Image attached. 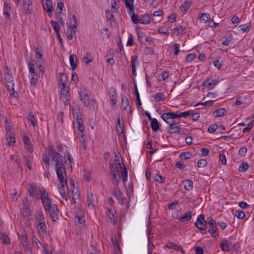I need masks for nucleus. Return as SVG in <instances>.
<instances>
[{"mask_svg": "<svg viewBox=\"0 0 254 254\" xmlns=\"http://www.w3.org/2000/svg\"><path fill=\"white\" fill-rule=\"evenodd\" d=\"M56 161V171L59 181V190L63 198L67 200L65 191L64 190V184H66L67 177L65 166L63 163L62 156L56 150L50 146L47 148L42 156V161L47 170H49L50 166V158Z\"/></svg>", "mask_w": 254, "mask_h": 254, "instance_id": "nucleus-1", "label": "nucleus"}, {"mask_svg": "<svg viewBox=\"0 0 254 254\" xmlns=\"http://www.w3.org/2000/svg\"><path fill=\"white\" fill-rule=\"evenodd\" d=\"M30 196H40L45 211L49 214L53 222L58 219L59 211L55 204H52V201L47 190L42 187L31 185L28 189Z\"/></svg>", "mask_w": 254, "mask_h": 254, "instance_id": "nucleus-2", "label": "nucleus"}, {"mask_svg": "<svg viewBox=\"0 0 254 254\" xmlns=\"http://www.w3.org/2000/svg\"><path fill=\"white\" fill-rule=\"evenodd\" d=\"M115 163L117 164L120 168L121 172L122 173L123 180L125 183L127 179V171L126 166L123 164V160L121 159L120 161V156L117 154H116Z\"/></svg>", "mask_w": 254, "mask_h": 254, "instance_id": "nucleus-3", "label": "nucleus"}, {"mask_svg": "<svg viewBox=\"0 0 254 254\" xmlns=\"http://www.w3.org/2000/svg\"><path fill=\"white\" fill-rule=\"evenodd\" d=\"M80 100H81L83 105L87 107L89 105H91L94 106L96 103V101L94 99L92 98L91 100L89 99V95L88 93L84 91H81L79 92Z\"/></svg>", "mask_w": 254, "mask_h": 254, "instance_id": "nucleus-4", "label": "nucleus"}, {"mask_svg": "<svg viewBox=\"0 0 254 254\" xmlns=\"http://www.w3.org/2000/svg\"><path fill=\"white\" fill-rule=\"evenodd\" d=\"M206 222L210 228L208 232L210 234L211 236L214 238H216L218 236V234H217L216 232L217 231L218 228L216 226L215 221L211 218L209 217L207 218Z\"/></svg>", "mask_w": 254, "mask_h": 254, "instance_id": "nucleus-5", "label": "nucleus"}, {"mask_svg": "<svg viewBox=\"0 0 254 254\" xmlns=\"http://www.w3.org/2000/svg\"><path fill=\"white\" fill-rule=\"evenodd\" d=\"M206 220H205L204 217L202 214H200L197 217L195 223L196 227L200 231H204L206 229Z\"/></svg>", "mask_w": 254, "mask_h": 254, "instance_id": "nucleus-6", "label": "nucleus"}, {"mask_svg": "<svg viewBox=\"0 0 254 254\" xmlns=\"http://www.w3.org/2000/svg\"><path fill=\"white\" fill-rule=\"evenodd\" d=\"M122 100V107L124 111H126L127 113L131 114V106L129 104V101L127 97L125 95H123L121 98Z\"/></svg>", "mask_w": 254, "mask_h": 254, "instance_id": "nucleus-7", "label": "nucleus"}, {"mask_svg": "<svg viewBox=\"0 0 254 254\" xmlns=\"http://www.w3.org/2000/svg\"><path fill=\"white\" fill-rule=\"evenodd\" d=\"M6 90L9 92V95L11 97H16L18 93L14 90V81L8 82L5 83Z\"/></svg>", "mask_w": 254, "mask_h": 254, "instance_id": "nucleus-8", "label": "nucleus"}, {"mask_svg": "<svg viewBox=\"0 0 254 254\" xmlns=\"http://www.w3.org/2000/svg\"><path fill=\"white\" fill-rule=\"evenodd\" d=\"M61 91V99L65 105L69 104V94L68 91L65 87H62Z\"/></svg>", "mask_w": 254, "mask_h": 254, "instance_id": "nucleus-9", "label": "nucleus"}, {"mask_svg": "<svg viewBox=\"0 0 254 254\" xmlns=\"http://www.w3.org/2000/svg\"><path fill=\"white\" fill-rule=\"evenodd\" d=\"M132 22L135 24H148L151 22V17H131Z\"/></svg>", "mask_w": 254, "mask_h": 254, "instance_id": "nucleus-10", "label": "nucleus"}, {"mask_svg": "<svg viewBox=\"0 0 254 254\" xmlns=\"http://www.w3.org/2000/svg\"><path fill=\"white\" fill-rule=\"evenodd\" d=\"M168 131L171 134L179 133L181 131V126L178 123H173V122L169 124L168 127Z\"/></svg>", "mask_w": 254, "mask_h": 254, "instance_id": "nucleus-11", "label": "nucleus"}, {"mask_svg": "<svg viewBox=\"0 0 254 254\" xmlns=\"http://www.w3.org/2000/svg\"><path fill=\"white\" fill-rule=\"evenodd\" d=\"M134 0H125L126 6L128 9V13L130 16H138L134 11Z\"/></svg>", "mask_w": 254, "mask_h": 254, "instance_id": "nucleus-12", "label": "nucleus"}, {"mask_svg": "<svg viewBox=\"0 0 254 254\" xmlns=\"http://www.w3.org/2000/svg\"><path fill=\"white\" fill-rule=\"evenodd\" d=\"M4 78L5 83L14 81L12 74L7 66L4 67Z\"/></svg>", "mask_w": 254, "mask_h": 254, "instance_id": "nucleus-13", "label": "nucleus"}, {"mask_svg": "<svg viewBox=\"0 0 254 254\" xmlns=\"http://www.w3.org/2000/svg\"><path fill=\"white\" fill-rule=\"evenodd\" d=\"M19 238L21 240V245L25 248V249H28L29 247V241L28 237L25 232H21V234H18Z\"/></svg>", "mask_w": 254, "mask_h": 254, "instance_id": "nucleus-14", "label": "nucleus"}, {"mask_svg": "<svg viewBox=\"0 0 254 254\" xmlns=\"http://www.w3.org/2000/svg\"><path fill=\"white\" fill-rule=\"evenodd\" d=\"M80 116H77V117H75L76 121L73 122V126H75L76 125H77L78 130L81 133H83L85 130V127L83 126L82 119Z\"/></svg>", "mask_w": 254, "mask_h": 254, "instance_id": "nucleus-15", "label": "nucleus"}, {"mask_svg": "<svg viewBox=\"0 0 254 254\" xmlns=\"http://www.w3.org/2000/svg\"><path fill=\"white\" fill-rule=\"evenodd\" d=\"M109 96L112 105H116L117 102V94L115 89L111 88L109 90Z\"/></svg>", "mask_w": 254, "mask_h": 254, "instance_id": "nucleus-16", "label": "nucleus"}, {"mask_svg": "<svg viewBox=\"0 0 254 254\" xmlns=\"http://www.w3.org/2000/svg\"><path fill=\"white\" fill-rule=\"evenodd\" d=\"M28 67L29 70V76H39L38 72L35 71V64L32 61L28 63Z\"/></svg>", "mask_w": 254, "mask_h": 254, "instance_id": "nucleus-17", "label": "nucleus"}, {"mask_svg": "<svg viewBox=\"0 0 254 254\" xmlns=\"http://www.w3.org/2000/svg\"><path fill=\"white\" fill-rule=\"evenodd\" d=\"M114 194L116 198L120 203L123 204L125 203V197L122 192L120 190H115Z\"/></svg>", "mask_w": 254, "mask_h": 254, "instance_id": "nucleus-18", "label": "nucleus"}, {"mask_svg": "<svg viewBox=\"0 0 254 254\" xmlns=\"http://www.w3.org/2000/svg\"><path fill=\"white\" fill-rule=\"evenodd\" d=\"M35 219L36 223L45 221L43 213L41 209H38L36 211L35 214Z\"/></svg>", "mask_w": 254, "mask_h": 254, "instance_id": "nucleus-19", "label": "nucleus"}, {"mask_svg": "<svg viewBox=\"0 0 254 254\" xmlns=\"http://www.w3.org/2000/svg\"><path fill=\"white\" fill-rule=\"evenodd\" d=\"M117 130L120 136H122L125 135L124 126L123 124L121 123L120 118H118L117 120Z\"/></svg>", "mask_w": 254, "mask_h": 254, "instance_id": "nucleus-20", "label": "nucleus"}, {"mask_svg": "<svg viewBox=\"0 0 254 254\" xmlns=\"http://www.w3.org/2000/svg\"><path fill=\"white\" fill-rule=\"evenodd\" d=\"M43 7L45 10H46L48 12L49 15H50V13L52 12L53 10L52 0H47L45 3L43 2Z\"/></svg>", "mask_w": 254, "mask_h": 254, "instance_id": "nucleus-21", "label": "nucleus"}, {"mask_svg": "<svg viewBox=\"0 0 254 254\" xmlns=\"http://www.w3.org/2000/svg\"><path fill=\"white\" fill-rule=\"evenodd\" d=\"M60 75V79H59V85L60 87H65L66 81H67V77L66 75L64 73H59Z\"/></svg>", "mask_w": 254, "mask_h": 254, "instance_id": "nucleus-22", "label": "nucleus"}, {"mask_svg": "<svg viewBox=\"0 0 254 254\" xmlns=\"http://www.w3.org/2000/svg\"><path fill=\"white\" fill-rule=\"evenodd\" d=\"M221 247L223 251L229 252L231 250V243L226 240H224L221 244Z\"/></svg>", "mask_w": 254, "mask_h": 254, "instance_id": "nucleus-23", "label": "nucleus"}, {"mask_svg": "<svg viewBox=\"0 0 254 254\" xmlns=\"http://www.w3.org/2000/svg\"><path fill=\"white\" fill-rule=\"evenodd\" d=\"M191 218V212L190 211H187L185 214L178 219L181 222H185L189 221Z\"/></svg>", "mask_w": 254, "mask_h": 254, "instance_id": "nucleus-24", "label": "nucleus"}, {"mask_svg": "<svg viewBox=\"0 0 254 254\" xmlns=\"http://www.w3.org/2000/svg\"><path fill=\"white\" fill-rule=\"evenodd\" d=\"M185 189L189 191L193 188V182L191 180H186L183 182Z\"/></svg>", "mask_w": 254, "mask_h": 254, "instance_id": "nucleus-25", "label": "nucleus"}, {"mask_svg": "<svg viewBox=\"0 0 254 254\" xmlns=\"http://www.w3.org/2000/svg\"><path fill=\"white\" fill-rule=\"evenodd\" d=\"M111 180L114 185L118 186L120 182L121 175L120 173L111 175Z\"/></svg>", "mask_w": 254, "mask_h": 254, "instance_id": "nucleus-26", "label": "nucleus"}, {"mask_svg": "<svg viewBox=\"0 0 254 254\" xmlns=\"http://www.w3.org/2000/svg\"><path fill=\"white\" fill-rule=\"evenodd\" d=\"M27 201H23V207L22 208V212L24 216L28 217L31 215L29 207L27 205Z\"/></svg>", "mask_w": 254, "mask_h": 254, "instance_id": "nucleus-27", "label": "nucleus"}, {"mask_svg": "<svg viewBox=\"0 0 254 254\" xmlns=\"http://www.w3.org/2000/svg\"><path fill=\"white\" fill-rule=\"evenodd\" d=\"M77 61V60L75 54H71L69 56V62L72 69L76 68Z\"/></svg>", "mask_w": 254, "mask_h": 254, "instance_id": "nucleus-28", "label": "nucleus"}, {"mask_svg": "<svg viewBox=\"0 0 254 254\" xmlns=\"http://www.w3.org/2000/svg\"><path fill=\"white\" fill-rule=\"evenodd\" d=\"M23 13L25 15H34L35 13L33 12L32 4L23 5Z\"/></svg>", "mask_w": 254, "mask_h": 254, "instance_id": "nucleus-29", "label": "nucleus"}, {"mask_svg": "<svg viewBox=\"0 0 254 254\" xmlns=\"http://www.w3.org/2000/svg\"><path fill=\"white\" fill-rule=\"evenodd\" d=\"M95 199L93 194L91 192L88 194L87 195V205L88 206H91L94 207Z\"/></svg>", "mask_w": 254, "mask_h": 254, "instance_id": "nucleus-30", "label": "nucleus"}, {"mask_svg": "<svg viewBox=\"0 0 254 254\" xmlns=\"http://www.w3.org/2000/svg\"><path fill=\"white\" fill-rule=\"evenodd\" d=\"M192 3L191 0H186L185 2L182 4L181 6V10L186 12L188 10Z\"/></svg>", "mask_w": 254, "mask_h": 254, "instance_id": "nucleus-31", "label": "nucleus"}, {"mask_svg": "<svg viewBox=\"0 0 254 254\" xmlns=\"http://www.w3.org/2000/svg\"><path fill=\"white\" fill-rule=\"evenodd\" d=\"M37 227L40 232L46 233L47 231V226L45 221L40 222H38Z\"/></svg>", "mask_w": 254, "mask_h": 254, "instance_id": "nucleus-32", "label": "nucleus"}, {"mask_svg": "<svg viewBox=\"0 0 254 254\" xmlns=\"http://www.w3.org/2000/svg\"><path fill=\"white\" fill-rule=\"evenodd\" d=\"M116 214L115 211H113L111 209L108 210V216L110 220V222L114 225L116 223V218L115 216V214Z\"/></svg>", "mask_w": 254, "mask_h": 254, "instance_id": "nucleus-33", "label": "nucleus"}, {"mask_svg": "<svg viewBox=\"0 0 254 254\" xmlns=\"http://www.w3.org/2000/svg\"><path fill=\"white\" fill-rule=\"evenodd\" d=\"M6 140L8 145H10L11 143L15 142V135L13 132H9L6 134Z\"/></svg>", "mask_w": 254, "mask_h": 254, "instance_id": "nucleus-34", "label": "nucleus"}, {"mask_svg": "<svg viewBox=\"0 0 254 254\" xmlns=\"http://www.w3.org/2000/svg\"><path fill=\"white\" fill-rule=\"evenodd\" d=\"M150 121L151 122V127L152 130L154 131H157L159 128V125L158 121L156 119L153 118Z\"/></svg>", "mask_w": 254, "mask_h": 254, "instance_id": "nucleus-35", "label": "nucleus"}, {"mask_svg": "<svg viewBox=\"0 0 254 254\" xmlns=\"http://www.w3.org/2000/svg\"><path fill=\"white\" fill-rule=\"evenodd\" d=\"M110 170L111 175L120 173L118 165L117 164H113L111 162L110 163Z\"/></svg>", "mask_w": 254, "mask_h": 254, "instance_id": "nucleus-36", "label": "nucleus"}, {"mask_svg": "<svg viewBox=\"0 0 254 254\" xmlns=\"http://www.w3.org/2000/svg\"><path fill=\"white\" fill-rule=\"evenodd\" d=\"M0 239L2 242V243L5 245H7L10 242L9 237L3 233H0Z\"/></svg>", "mask_w": 254, "mask_h": 254, "instance_id": "nucleus-37", "label": "nucleus"}, {"mask_svg": "<svg viewBox=\"0 0 254 254\" xmlns=\"http://www.w3.org/2000/svg\"><path fill=\"white\" fill-rule=\"evenodd\" d=\"M10 158L11 160L14 161L15 164L17 165L20 169H22V166L20 163V159L19 157L16 155H12Z\"/></svg>", "mask_w": 254, "mask_h": 254, "instance_id": "nucleus-38", "label": "nucleus"}, {"mask_svg": "<svg viewBox=\"0 0 254 254\" xmlns=\"http://www.w3.org/2000/svg\"><path fill=\"white\" fill-rule=\"evenodd\" d=\"M34 50L35 52V57L36 58L41 59L43 57V54L42 53V50L41 48L38 47H34Z\"/></svg>", "mask_w": 254, "mask_h": 254, "instance_id": "nucleus-39", "label": "nucleus"}, {"mask_svg": "<svg viewBox=\"0 0 254 254\" xmlns=\"http://www.w3.org/2000/svg\"><path fill=\"white\" fill-rule=\"evenodd\" d=\"M64 7V4L63 1H60L58 2L57 8L56 9V16L60 15L62 13L63 8Z\"/></svg>", "mask_w": 254, "mask_h": 254, "instance_id": "nucleus-40", "label": "nucleus"}, {"mask_svg": "<svg viewBox=\"0 0 254 254\" xmlns=\"http://www.w3.org/2000/svg\"><path fill=\"white\" fill-rule=\"evenodd\" d=\"M226 110L224 108H220L215 110L214 112L215 117H220L224 115Z\"/></svg>", "mask_w": 254, "mask_h": 254, "instance_id": "nucleus-41", "label": "nucleus"}, {"mask_svg": "<svg viewBox=\"0 0 254 254\" xmlns=\"http://www.w3.org/2000/svg\"><path fill=\"white\" fill-rule=\"evenodd\" d=\"M28 119L33 127L37 125V121L35 116L32 114H29L28 116Z\"/></svg>", "mask_w": 254, "mask_h": 254, "instance_id": "nucleus-42", "label": "nucleus"}, {"mask_svg": "<svg viewBox=\"0 0 254 254\" xmlns=\"http://www.w3.org/2000/svg\"><path fill=\"white\" fill-rule=\"evenodd\" d=\"M32 242L33 246L38 249H39L40 246H42V244L36 236H33Z\"/></svg>", "mask_w": 254, "mask_h": 254, "instance_id": "nucleus-43", "label": "nucleus"}, {"mask_svg": "<svg viewBox=\"0 0 254 254\" xmlns=\"http://www.w3.org/2000/svg\"><path fill=\"white\" fill-rule=\"evenodd\" d=\"M75 221L76 224L83 225L85 223V219L83 215H77L75 217Z\"/></svg>", "mask_w": 254, "mask_h": 254, "instance_id": "nucleus-44", "label": "nucleus"}, {"mask_svg": "<svg viewBox=\"0 0 254 254\" xmlns=\"http://www.w3.org/2000/svg\"><path fill=\"white\" fill-rule=\"evenodd\" d=\"M249 168V165L248 163L244 162L241 163L239 166V170L240 172H245Z\"/></svg>", "mask_w": 254, "mask_h": 254, "instance_id": "nucleus-45", "label": "nucleus"}, {"mask_svg": "<svg viewBox=\"0 0 254 254\" xmlns=\"http://www.w3.org/2000/svg\"><path fill=\"white\" fill-rule=\"evenodd\" d=\"M78 25V23L77 21V19L76 17H72V18L70 20V25H68V27H70L71 29L74 28L75 29Z\"/></svg>", "mask_w": 254, "mask_h": 254, "instance_id": "nucleus-46", "label": "nucleus"}, {"mask_svg": "<svg viewBox=\"0 0 254 254\" xmlns=\"http://www.w3.org/2000/svg\"><path fill=\"white\" fill-rule=\"evenodd\" d=\"M234 214L240 219H243L245 216L244 212L241 210H235Z\"/></svg>", "mask_w": 254, "mask_h": 254, "instance_id": "nucleus-47", "label": "nucleus"}, {"mask_svg": "<svg viewBox=\"0 0 254 254\" xmlns=\"http://www.w3.org/2000/svg\"><path fill=\"white\" fill-rule=\"evenodd\" d=\"M173 33L176 35H179L184 32V29L182 26H178L173 30Z\"/></svg>", "mask_w": 254, "mask_h": 254, "instance_id": "nucleus-48", "label": "nucleus"}, {"mask_svg": "<svg viewBox=\"0 0 254 254\" xmlns=\"http://www.w3.org/2000/svg\"><path fill=\"white\" fill-rule=\"evenodd\" d=\"M192 156L190 152H184L181 153L180 157L182 159H189Z\"/></svg>", "mask_w": 254, "mask_h": 254, "instance_id": "nucleus-49", "label": "nucleus"}, {"mask_svg": "<svg viewBox=\"0 0 254 254\" xmlns=\"http://www.w3.org/2000/svg\"><path fill=\"white\" fill-rule=\"evenodd\" d=\"M30 78V84L32 86L35 87L36 86L38 80L39 76H29Z\"/></svg>", "mask_w": 254, "mask_h": 254, "instance_id": "nucleus-50", "label": "nucleus"}, {"mask_svg": "<svg viewBox=\"0 0 254 254\" xmlns=\"http://www.w3.org/2000/svg\"><path fill=\"white\" fill-rule=\"evenodd\" d=\"M162 119L167 124H170L172 122L170 121L171 118L170 117L169 113H163L161 116Z\"/></svg>", "mask_w": 254, "mask_h": 254, "instance_id": "nucleus-51", "label": "nucleus"}, {"mask_svg": "<svg viewBox=\"0 0 254 254\" xmlns=\"http://www.w3.org/2000/svg\"><path fill=\"white\" fill-rule=\"evenodd\" d=\"M233 40V35L229 34L226 37V39L222 42V44L224 46H228L229 43Z\"/></svg>", "mask_w": 254, "mask_h": 254, "instance_id": "nucleus-52", "label": "nucleus"}, {"mask_svg": "<svg viewBox=\"0 0 254 254\" xmlns=\"http://www.w3.org/2000/svg\"><path fill=\"white\" fill-rule=\"evenodd\" d=\"M51 25L56 32V33H58L60 32V26L59 23L58 22H56L54 20H51Z\"/></svg>", "mask_w": 254, "mask_h": 254, "instance_id": "nucleus-53", "label": "nucleus"}, {"mask_svg": "<svg viewBox=\"0 0 254 254\" xmlns=\"http://www.w3.org/2000/svg\"><path fill=\"white\" fill-rule=\"evenodd\" d=\"M11 10V8L8 5H6L5 3L4 5L3 12V14L5 16H10V11Z\"/></svg>", "mask_w": 254, "mask_h": 254, "instance_id": "nucleus-54", "label": "nucleus"}, {"mask_svg": "<svg viewBox=\"0 0 254 254\" xmlns=\"http://www.w3.org/2000/svg\"><path fill=\"white\" fill-rule=\"evenodd\" d=\"M193 113V111L192 110H189V111L184 112L183 113L179 114L180 118H182V117L187 118V117L190 116V115H191Z\"/></svg>", "mask_w": 254, "mask_h": 254, "instance_id": "nucleus-55", "label": "nucleus"}, {"mask_svg": "<svg viewBox=\"0 0 254 254\" xmlns=\"http://www.w3.org/2000/svg\"><path fill=\"white\" fill-rule=\"evenodd\" d=\"M207 165V161L205 159H199L197 163L198 168H203Z\"/></svg>", "mask_w": 254, "mask_h": 254, "instance_id": "nucleus-56", "label": "nucleus"}, {"mask_svg": "<svg viewBox=\"0 0 254 254\" xmlns=\"http://www.w3.org/2000/svg\"><path fill=\"white\" fill-rule=\"evenodd\" d=\"M155 100L156 101H160L161 100H165V98L164 97V94L163 93H157L154 97Z\"/></svg>", "mask_w": 254, "mask_h": 254, "instance_id": "nucleus-57", "label": "nucleus"}, {"mask_svg": "<svg viewBox=\"0 0 254 254\" xmlns=\"http://www.w3.org/2000/svg\"><path fill=\"white\" fill-rule=\"evenodd\" d=\"M217 83V80H215V79H211V80L208 79L207 81L203 82V84L204 85L206 84V85L208 87H210L212 85H215Z\"/></svg>", "mask_w": 254, "mask_h": 254, "instance_id": "nucleus-58", "label": "nucleus"}, {"mask_svg": "<svg viewBox=\"0 0 254 254\" xmlns=\"http://www.w3.org/2000/svg\"><path fill=\"white\" fill-rule=\"evenodd\" d=\"M72 112L74 117H77V116H80V109L79 107L77 106L72 108Z\"/></svg>", "mask_w": 254, "mask_h": 254, "instance_id": "nucleus-59", "label": "nucleus"}, {"mask_svg": "<svg viewBox=\"0 0 254 254\" xmlns=\"http://www.w3.org/2000/svg\"><path fill=\"white\" fill-rule=\"evenodd\" d=\"M180 44L175 43L173 45L172 49L174 52V55L177 56L179 53Z\"/></svg>", "mask_w": 254, "mask_h": 254, "instance_id": "nucleus-60", "label": "nucleus"}, {"mask_svg": "<svg viewBox=\"0 0 254 254\" xmlns=\"http://www.w3.org/2000/svg\"><path fill=\"white\" fill-rule=\"evenodd\" d=\"M25 161L24 163L27 166V167L29 169L31 170L32 168V165L31 161L28 159L27 157H26L25 156H24Z\"/></svg>", "mask_w": 254, "mask_h": 254, "instance_id": "nucleus-61", "label": "nucleus"}, {"mask_svg": "<svg viewBox=\"0 0 254 254\" xmlns=\"http://www.w3.org/2000/svg\"><path fill=\"white\" fill-rule=\"evenodd\" d=\"M133 44L134 41L133 35L131 34H129L128 38V40L127 41V46H132Z\"/></svg>", "mask_w": 254, "mask_h": 254, "instance_id": "nucleus-62", "label": "nucleus"}, {"mask_svg": "<svg viewBox=\"0 0 254 254\" xmlns=\"http://www.w3.org/2000/svg\"><path fill=\"white\" fill-rule=\"evenodd\" d=\"M218 128V126L216 124H213L212 125H210L208 128V131L210 133H213L215 132L216 129Z\"/></svg>", "mask_w": 254, "mask_h": 254, "instance_id": "nucleus-63", "label": "nucleus"}, {"mask_svg": "<svg viewBox=\"0 0 254 254\" xmlns=\"http://www.w3.org/2000/svg\"><path fill=\"white\" fill-rule=\"evenodd\" d=\"M154 179L155 181L160 183L164 182L165 180L164 178H163L162 176L159 174H156V176L154 177Z\"/></svg>", "mask_w": 254, "mask_h": 254, "instance_id": "nucleus-64", "label": "nucleus"}]
</instances>
